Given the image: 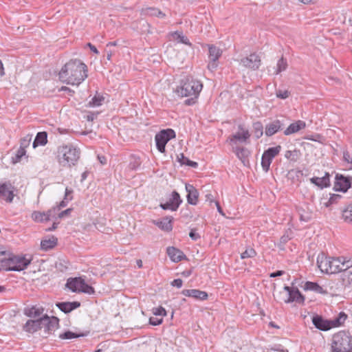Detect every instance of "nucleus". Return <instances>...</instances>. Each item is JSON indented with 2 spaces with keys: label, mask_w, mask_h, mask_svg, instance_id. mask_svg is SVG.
Returning a JSON list of instances; mask_svg holds the SVG:
<instances>
[{
  "label": "nucleus",
  "mask_w": 352,
  "mask_h": 352,
  "mask_svg": "<svg viewBox=\"0 0 352 352\" xmlns=\"http://www.w3.org/2000/svg\"><path fill=\"white\" fill-rule=\"evenodd\" d=\"M87 67L80 60H70L59 72L61 82L72 85H79L87 78Z\"/></svg>",
  "instance_id": "obj_1"
},
{
  "label": "nucleus",
  "mask_w": 352,
  "mask_h": 352,
  "mask_svg": "<svg viewBox=\"0 0 352 352\" xmlns=\"http://www.w3.org/2000/svg\"><path fill=\"white\" fill-rule=\"evenodd\" d=\"M80 153L79 148L72 144H63L57 148L56 160L61 166L70 168L77 164Z\"/></svg>",
  "instance_id": "obj_2"
},
{
  "label": "nucleus",
  "mask_w": 352,
  "mask_h": 352,
  "mask_svg": "<svg viewBox=\"0 0 352 352\" xmlns=\"http://www.w3.org/2000/svg\"><path fill=\"white\" fill-rule=\"evenodd\" d=\"M202 87L203 85L199 80L188 76L181 80L179 86L176 89V92L181 97L197 98Z\"/></svg>",
  "instance_id": "obj_3"
},
{
  "label": "nucleus",
  "mask_w": 352,
  "mask_h": 352,
  "mask_svg": "<svg viewBox=\"0 0 352 352\" xmlns=\"http://www.w3.org/2000/svg\"><path fill=\"white\" fill-rule=\"evenodd\" d=\"M331 352H352V336L349 331H340L331 338Z\"/></svg>",
  "instance_id": "obj_4"
},
{
  "label": "nucleus",
  "mask_w": 352,
  "mask_h": 352,
  "mask_svg": "<svg viewBox=\"0 0 352 352\" xmlns=\"http://www.w3.org/2000/svg\"><path fill=\"white\" fill-rule=\"evenodd\" d=\"M340 257L327 256L321 253L317 258V265L322 273L336 274L342 272Z\"/></svg>",
  "instance_id": "obj_5"
},
{
  "label": "nucleus",
  "mask_w": 352,
  "mask_h": 352,
  "mask_svg": "<svg viewBox=\"0 0 352 352\" xmlns=\"http://www.w3.org/2000/svg\"><path fill=\"white\" fill-rule=\"evenodd\" d=\"M66 287L73 292L88 294H93L95 292L94 287L87 284L81 277L69 278L67 281Z\"/></svg>",
  "instance_id": "obj_6"
},
{
  "label": "nucleus",
  "mask_w": 352,
  "mask_h": 352,
  "mask_svg": "<svg viewBox=\"0 0 352 352\" xmlns=\"http://www.w3.org/2000/svg\"><path fill=\"white\" fill-rule=\"evenodd\" d=\"M175 137V132L171 129H164L156 134L155 142L157 150L160 153L165 152V147L167 142Z\"/></svg>",
  "instance_id": "obj_7"
},
{
  "label": "nucleus",
  "mask_w": 352,
  "mask_h": 352,
  "mask_svg": "<svg viewBox=\"0 0 352 352\" xmlns=\"http://www.w3.org/2000/svg\"><path fill=\"white\" fill-rule=\"evenodd\" d=\"M335 179L334 189L336 191L346 192L351 187V176L346 177L342 174L337 173Z\"/></svg>",
  "instance_id": "obj_8"
},
{
  "label": "nucleus",
  "mask_w": 352,
  "mask_h": 352,
  "mask_svg": "<svg viewBox=\"0 0 352 352\" xmlns=\"http://www.w3.org/2000/svg\"><path fill=\"white\" fill-rule=\"evenodd\" d=\"M208 58L210 61L208 64V68L210 71L216 69L218 66V60L222 54L220 48L214 45H208Z\"/></svg>",
  "instance_id": "obj_9"
},
{
  "label": "nucleus",
  "mask_w": 352,
  "mask_h": 352,
  "mask_svg": "<svg viewBox=\"0 0 352 352\" xmlns=\"http://www.w3.org/2000/svg\"><path fill=\"white\" fill-rule=\"evenodd\" d=\"M240 64L252 70H256L261 65V58L256 53L251 54L249 56L241 59Z\"/></svg>",
  "instance_id": "obj_10"
},
{
  "label": "nucleus",
  "mask_w": 352,
  "mask_h": 352,
  "mask_svg": "<svg viewBox=\"0 0 352 352\" xmlns=\"http://www.w3.org/2000/svg\"><path fill=\"white\" fill-rule=\"evenodd\" d=\"M182 202V200L179 194L177 191L174 190L172 192L171 197L169 199V200L164 204H160V206L163 210L176 211Z\"/></svg>",
  "instance_id": "obj_11"
},
{
  "label": "nucleus",
  "mask_w": 352,
  "mask_h": 352,
  "mask_svg": "<svg viewBox=\"0 0 352 352\" xmlns=\"http://www.w3.org/2000/svg\"><path fill=\"white\" fill-rule=\"evenodd\" d=\"M14 186L10 182L0 184V199H4L8 203H11L14 197Z\"/></svg>",
  "instance_id": "obj_12"
},
{
  "label": "nucleus",
  "mask_w": 352,
  "mask_h": 352,
  "mask_svg": "<svg viewBox=\"0 0 352 352\" xmlns=\"http://www.w3.org/2000/svg\"><path fill=\"white\" fill-rule=\"evenodd\" d=\"M31 258H26L25 256H12V262L15 263V265L12 266L10 270L13 271L20 272L25 268L31 263Z\"/></svg>",
  "instance_id": "obj_13"
},
{
  "label": "nucleus",
  "mask_w": 352,
  "mask_h": 352,
  "mask_svg": "<svg viewBox=\"0 0 352 352\" xmlns=\"http://www.w3.org/2000/svg\"><path fill=\"white\" fill-rule=\"evenodd\" d=\"M239 131L229 137L231 144H236V142H245L250 137L249 131L244 129L242 125H239Z\"/></svg>",
  "instance_id": "obj_14"
},
{
  "label": "nucleus",
  "mask_w": 352,
  "mask_h": 352,
  "mask_svg": "<svg viewBox=\"0 0 352 352\" xmlns=\"http://www.w3.org/2000/svg\"><path fill=\"white\" fill-rule=\"evenodd\" d=\"M312 322L316 328L321 331H328L332 328L330 320H325L319 315L312 318Z\"/></svg>",
  "instance_id": "obj_15"
},
{
  "label": "nucleus",
  "mask_w": 352,
  "mask_h": 352,
  "mask_svg": "<svg viewBox=\"0 0 352 352\" xmlns=\"http://www.w3.org/2000/svg\"><path fill=\"white\" fill-rule=\"evenodd\" d=\"M283 128L284 124L279 120H275L265 126V133L267 136L270 137L278 131L283 130Z\"/></svg>",
  "instance_id": "obj_16"
},
{
  "label": "nucleus",
  "mask_w": 352,
  "mask_h": 352,
  "mask_svg": "<svg viewBox=\"0 0 352 352\" xmlns=\"http://www.w3.org/2000/svg\"><path fill=\"white\" fill-rule=\"evenodd\" d=\"M186 190L188 192L186 196L188 203L190 205L196 206L199 198L198 190L191 184H186Z\"/></svg>",
  "instance_id": "obj_17"
},
{
  "label": "nucleus",
  "mask_w": 352,
  "mask_h": 352,
  "mask_svg": "<svg viewBox=\"0 0 352 352\" xmlns=\"http://www.w3.org/2000/svg\"><path fill=\"white\" fill-rule=\"evenodd\" d=\"M182 294L185 296L192 297L200 300H205L208 297V295L206 292L195 289H184L182 290Z\"/></svg>",
  "instance_id": "obj_18"
},
{
  "label": "nucleus",
  "mask_w": 352,
  "mask_h": 352,
  "mask_svg": "<svg viewBox=\"0 0 352 352\" xmlns=\"http://www.w3.org/2000/svg\"><path fill=\"white\" fill-rule=\"evenodd\" d=\"M166 253L170 260L175 263H177L184 258H186V255L180 250L175 247H168L166 249Z\"/></svg>",
  "instance_id": "obj_19"
},
{
  "label": "nucleus",
  "mask_w": 352,
  "mask_h": 352,
  "mask_svg": "<svg viewBox=\"0 0 352 352\" xmlns=\"http://www.w3.org/2000/svg\"><path fill=\"white\" fill-rule=\"evenodd\" d=\"M55 208L49 210L46 212H41L38 211H34L32 214V218L33 220L37 222L48 221L51 220L52 213L55 212Z\"/></svg>",
  "instance_id": "obj_20"
},
{
  "label": "nucleus",
  "mask_w": 352,
  "mask_h": 352,
  "mask_svg": "<svg viewBox=\"0 0 352 352\" xmlns=\"http://www.w3.org/2000/svg\"><path fill=\"white\" fill-rule=\"evenodd\" d=\"M306 126V124L302 120H298L293 123H292L283 132L284 135H289L294 133H296L300 131L301 129H305Z\"/></svg>",
  "instance_id": "obj_21"
},
{
  "label": "nucleus",
  "mask_w": 352,
  "mask_h": 352,
  "mask_svg": "<svg viewBox=\"0 0 352 352\" xmlns=\"http://www.w3.org/2000/svg\"><path fill=\"white\" fill-rule=\"evenodd\" d=\"M296 302L299 304H303L305 302V296L300 292L297 287L289 294L287 299L285 300V303Z\"/></svg>",
  "instance_id": "obj_22"
},
{
  "label": "nucleus",
  "mask_w": 352,
  "mask_h": 352,
  "mask_svg": "<svg viewBox=\"0 0 352 352\" xmlns=\"http://www.w3.org/2000/svg\"><path fill=\"white\" fill-rule=\"evenodd\" d=\"M310 182L320 188L328 187L330 186L329 174L326 173L322 177H314L310 179Z\"/></svg>",
  "instance_id": "obj_23"
},
{
  "label": "nucleus",
  "mask_w": 352,
  "mask_h": 352,
  "mask_svg": "<svg viewBox=\"0 0 352 352\" xmlns=\"http://www.w3.org/2000/svg\"><path fill=\"white\" fill-rule=\"evenodd\" d=\"M23 331L33 333L41 329L39 320H28L23 327Z\"/></svg>",
  "instance_id": "obj_24"
},
{
  "label": "nucleus",
  "mask_w": 352,
  "mask_h": 352,
  "mask_svg": "<svg viewBox=\"0 0 352 352\" xmlns=\"http://www.w3.org/2000/svg\"><path fill=\"white\" fill-rule=\"evenodd\" d=\"M305 290L314 291L318 294H327L328 292L324 290L317 283L307 281L304 286Z\"/></svg>",
  "instance_id": "obj_25"
},
{
  "label": "nucleus",
  "mask_w": 352,
  "mask_h": 352,
  "mask_svg": "<svg viewBox=\"0 0 352 352\" xmlns=\"http://www.w3.org/2000/svg\"><path fill=\"white\" fill-rule=\"evenodd\" d=\"M172 219V217H166L161 221L156 222L155 224L162 230L170 232L173 230Z\"/></svg>",
  "instance_id": "obj_26"
},
{
  "label": "nucleus",
  "mask_w": 352,
  "mask_h": 352,
  "mask_svg": "<svg viewBox=\"0 0 352 352\" xmlns=\"http://www.w3.org/2000/svg\"><path fill=\"white\" fill-rule=\"evenodd\" d=\"M47 143V133L45 131L38 132L33 142V147L36 148L38 145L44 146Z\"/></svg>",
  "instance_id": "obj_27"
},
{
  "label": "nucleus",
  "mask_w": 352,
  "mask_h": 352,
  "mask_svg": "<svg viewBox=\"0 0 352 352\" xmlns=\"http://www.w3.org/2000/svg\"><path fill=\"white\" fill-rule=\"evenodd\" d=\"M142 13L145 16H156L158 18H164L166 16L164 12L156 8H146L142 10Z\"/></svg>",
  "instance_id": "obj_28"
},
{
  "label": "nucleus",
  "mask_w": 352,
  "mask_h": 352,
  "mask_svg": "<svg viewBox=\"0 0 352 352\" xmlns=\"http://www.w3.org/2000/svg\"><path fill=\"white\" fill-rule=\"evenodd\" d=\"M57 238L54 236L50 239H43L41 242V248L43 250H49L56 246V245L57 244Z\"/></svg>",
  "instance_id": "obj_29"
},
{
  "label": "nucleus",
  "mask_w": 352,
  "mask_h": 352,
  "mask_svg": "<svg viewBox=\"0 0 352 352\" xmlns=\"http://www.w3.org/2000/svg\"><path fill=\"white\" fill-rule=\"evenodd\" d=\"M89 334V331H86L85 333H74L70 331H67L59 335V338L62 340H69L73 338H77L80 337H85Z\"/></svg>",
  "instance_id": "obj_30"
},
{
  "label": "nucleus",
  "mask_w": 352,
  "mask_h": 352,
  "mask_svg": "<svg viewBox=\"0 0 352 352\" xmlns=\"http://www.w3.org/2000/svg\"><path fill=\"white\" fill-rule=\"evenodd\" d=\"M347 318V315L342 311L333 320H330L332 328L342 325Z\"/></svg>",
  "instance_id": "obj_31"
},
{
  "label": "nucleus",
  "mask_w": 352,
  "mask_h": 352,
  "mask_svg": "<svg viewBox=\"0 0 352 352\" xmlns=\"http://www.w3.org/2000/svg\"><path fill=\"white\" fill-rule=\"evenodd\" d=\"M47 323L48 324L46 328V333H51L52 331H55L58 327L59 320L58 318L54 316L50 317Z\"/></svg>",
  "instance_id": "obj_32"
},
{
  "label": "nucleus",
  "mask_w": 352,
  "mask_h": 352,
  "mask_svg": "<svg viewBox=\"0 0 352 352\" xmlns=\"http://www.w3.org/2000/svg\"><path fill=\"white\" fill-rule=\"evenodd\" d=\"M43 308H37L36 307H32L28 309L25 310V314L30 318H37L40 316L43 312Z\"/></svg>",
  "instance_id": "obj_33"
},
{
  "label": "nucleus",
  "mask_w": 352,
  "mask_h": 352,
  "mask_svg": "<svg viewBox=\"0 0 352 352\" xmlns=\"http://www.w3.org/2000/svg\"><path fill=\"white\" fill-rule=\"evenodd\" d=\"M300 157V152L299 150L294 149L293 151H287L285 153V157L288 160L296 162Z\"/></svg>",
  "instance_id": "obj_34"
},
{
  "label": "nucleus",
  "mask_w": 352,
  "mask_h": 352,
  "mask_svg": "<svg viewBox=\"0 0 352 352\" xmlns=\"http://www.w3.org/2000/svg\"><path fill=\"white\" fill-rule=\"evenodd\" d=\"M173 36L178 42L191 46L192 43L189 41L187 36H184L182 32L176 31L173 34Z\"/></svg>",
  "instance_id": "obj_35"
},
{
  "label": "nucleus",
  "mask_w": 352,
  "mask_h": 352,
  "mask_svg": "<svg viewBox=\"0 0 352 352\" xmlns=\"http://www.w3.org/2000/svg\"><path fill=\"white\" fill-rule=\"evenodd\" d=\"M253 133L256 139L260 138L263 134V126L261 122L253 123Z\"/></svg>",
  "instance_id": "obj_36"
},
{
  "label": "nucleus",
  "mask_w": 352,
  "mask_h": 352,
  "mask_svg": "<svg viewBox=\"0 0 352 352\" xmlns=\"http://www.w3.org/2000/svg\"><path fill=\"white\" fill-rule=\"evenodd\" d=\"M234 152L236 156L242 161L243 164H245L248 155V151L244 148L236 147Z\"/></svg>",
  "instance_id": "obj_37"
},
{
  "label": "nucleus",
  "mask_w": 352,
  "mask_h": 352,
  "mask_svg": "<svg viewBox=\"0 0 352 352\" xmlns=\"http://www.w3.org/2000/svg\"><path fill=\"white\" fill-rule=\"evenodd\" d=\"M342 272H347L346 270L352 267V260L344 256H340Z\"/></svg>",
  "instance_id": "obj_38"
},
{
  "label": "nucleus",
  "mask_w": 352,
  "mask_h": 352,
  "mask_svg": "<svg viewBox=\"0 0 352 352\" xmlns=\"http://www.w3.org/2000/svg\"><path fill=\"white\" fill-rule=\"evenodd\" d=\"M281 150V146L280 145H278L275 147H270L266 151H264V154L266 155L267 157L273 160V158L276 156L279 152Z\"/></svg>",
  "instance_id": "obj_39"
},
{
  "label": "nucleus",
  "mask_w": 352,
  "mask_h": 352,
  "mask_svg": "<svg viewBox=\"0 0 352 352\" xmlns=\"http://www.w3.org/2000/svg\"><path fill=\"white\" fill-rule=\"evenodd\" d=\"M342 217L344 221L348 223L352 222V204L343 210Z\"/></svg>",
  "instance_id": "obj_40"
},
{
  "label": "nucleus",
  "mask_w": 352,
  "mask_h": 352,
  "mask_svg": "<svg viewBox=\"0 0 352 352\" xmlns=\"http://www.w3.org/2000/svg\"><path fill=\"white\" fill-rule=\"evenodd\" d=\"M178 160L182 164H186L192 168H197L198 166L197 162L190 160L185 157L183 153L180 154V157H178Z\"/></svg>",
  "instance_id": "obj_41"
},
{
  "label": "nucleus",
  "mask_w": 352,
  "mask_h": 352,
  "mask_svg": "<svg viewBox=\"0 0 352 352\" xmlns=\"http://www.w3.org/2000/svg\"><path fill=\"white\" fill-rule=\"evenodd\" d=\"M272 160L271 158L267 157L264 153L263 154L262 158H261V166H262L263 170H265V172L268 171L270 164L272 163Z\"/></svg>",
  "instance_id": "obj_42"
},
{
  "label": "nucleus",
  "mask_w": 352,
  "mask_h": 352,
  "mask_svg": "<svg viewBox=\"0 0 352 352\" xmlns=\"http://www.w3.org/2000/svg\"><path fill=\"white\" fill-rule=\"evenodd\" d=\"M341 278L344 285H352V272H343Z\"/></svg>",
  "instance_id": "obj_43"
},
{
  "label": "nucleus",
  "mask_w": 352,
  "mask_h": 352,
  "mask_svg": "<svg viewBox=\"0 0 352 352\" xmlns=\"http://www.w3.org/2000/svg\"><path fill=\"white\" fill-rule=\"evenodd\" d=\"M141 164L140 158L135 156H131L129 167L131 170H136Z\"/></svg>",
  "instance_id": "obj_44"
},
{
  "label": "nucleus",
  "mask_w": 352,
  "mask_h": 352,
  "mask_svg": "<svg viewBox=\"0 0 352 352\" xmlns=\"http://www.w3.org/2000/svg\"><path fill=\"white\" fill-rule=\"evenodd\" d=\"M287 63L286 59H285L283 57L280 58L277 63V70L276 74H278L283 71H285L287 69Z\"/></svg>",
  "instance_id": "obj_45"
},
{
  "label": "nucleus",
  "mask_w": 352,
  "mask_h": 352,
  "mask_svg": "<svg viewBox=\"0 0 352 352\" xmlns=\"http://www.w3.org/2000/svg\"><path fill=\"white\" fill-rule=\"evenodd\" d=\"M103 96H95L89 102V106L91 107H98L102 104V102L104 100Z\"/></svg>",
  "instance_id": "obj_46"
},
{
  "label": "nucleus",
  "mask_w": 352,
  "mask_h": 352,
  "mask_svg": "<svg viewBox=\"0 0 352 352\" xmlns=\"http://www.w3.org/2000/svg\"><path fill=\"white\" fill-rule=\"evenodd\" d=\"M56 306L59 308L60 311L63 312L67 314L72 311L71 308L69 305V302H62L56 303Z\"/></svg>",
  "instance_id": "obj_47"
},
{
  "label": "nucleus",
  "mask_w": 352,
  "mask_h": 352,
  "mask_svg": "<svg viewBox=\"0 0 352 352\" xmlns=\"http://www.w3.org/2000/svg\"><path fill=\"white\" fill-rule=\"evenodd\" d=\"M256 254V251L253 248L247 249L245 252L241 253V258L244 259L247 258H252Z\"/></svg>",
  "instance_id": "obj_48"
},
{
  "label": "nucleus",
  "mask_w": 352,
  "mask_h": 352,
  "mask_svg": "<svg viewBox=\"0 0 352 352\" xmlns=\"http://www.w3.org/2000/svg\"><path fill=\"white\" fill-rule=\"evenodd\" d=\"M341 198L342 196L340 195L332 194L331 195L329 201L325 204V206L329 207V206L337 203Z\"/></svg>",
  "instance_id": "obj_49"
},
{
  "label": "nucleus",
  "mask_w": 352,
  "mask_h": 352,
  "mask_svg": "<svg viewBox=\"0 0 352 352\" xmlns=\"http://www.w3.org/2000/svg\"><path fill=\"white\" fill-rule=\"evenodd\" d=\"M32 140V137L29 135H26L25 137L23 138L21 140L20 142V148H23L25 150V148L28 147L30 144Z\"/></svg>",
  "instance_id": "obj_50"
},
{
  "label": "nucleus",
  "mask_w": 352,
  "mask_h": 352,
  "mask_svg": "<svg viewBox=\"0 0 352 352\" xmlns=\"http://www.w3.org/2000/svg\"><path fill=\"white\" fill-rule=\"evenodd\" d=\"M25 153L26 151L25 149L19 148L16 153L15 157L12 158L13 163L16 164L20 162L21 159L25 155Z\"/></svg>",
  "instance_id": "obj_51"
},
{
  "label": "nucleus",
  "mask_w": 352,
  "mask_h": 352,
  "mask_svg": "<svg viewBox=\"0 0 352 352\" xmlns=\"http://www.w3.org/2000/svg\"><path fill=\"white\" fill-rule=\"evenodd\" d=\"M10 263L8 258L2 259L0 261V271L5 270V271H13V270H10V268H12V267H10Z\"/></svg>",
  "instance_id": "obj_52"
},
{
  "label": "nucleus",
  "mask_w": 352,
  "mask_h": 352,
  "mask_svg": "<svg viewBox=\"0 0 352 352\" xmlns=\"http://www.w3.org/2000/svg\"><path fill=\"white\" fill-rule=\"evenodd\" d=\"M153 314L155 316H166V311L163 307H154L152 310Z\"/></svg>",
  "instance_id": "obj_53"
},
{
  "label": "nucleus",
  "mask_w": 352,
  "mask_h": 352,
  "mask_svg": "<svg viewBox=\"0 0 352 352\" xmlns=\"http://www.w3.org/2000/svg\"><path fill=\"white\" fill-rule=\"evenodd\" d=\"M49 318H50V317L47 315H45L44 316L38 318L41 329L42 328H44L45 332H46V328H47V325L48 324L47 322L49 321Z\"/></svg>",
  "instance_id": "obj_54"
},
{
  "label": "nucleus",
  "mask_w": 352,
  "mask_h": 352,
  "mask_svg": "<svg viewBox=\"0 0 352 352\" xmlns=\"http://www.w3.org/2000/svg\"><path fill=\"white\" fill-rule=\"evenodd\" d=\"M276 97L280 99H286L289 96V92L287 90H278L276 93Z\"/></svg>",
  "instance_id": "obj_55"
},
{
  "label": "nucleus",
  "mask_w": 352,
  "mask_h": 352,
  "mask_svg": "<svg viewBox=\"0 0 352 352\" xmlns=\"http://www.w3.org/2000/svg\"><path fill=\"white\" fill-rule=\"evenodd\" d=\"M189 236L193 241H197L198 239H201V236L197 232L196 228H192L190 230Z\"/></svg>",
  "instance_id": "obj_56"
},
{
  "label": "nucleus",
  "mask_w": 352,
  "mask_h": 352,
  "mask_svg": "<svg viewBox=\"0 0 352 352\" xmlns=\"http://www.w3.org/2000/svg\"><path fill=\"white\" fill-rule=\"evenodd\" d=\"M163 319L162 318H157L154 317H151L149 318V324L153 326H157L160 325L162 323Z\"/></svg>",
  "instance_id": "obj_57"
},
{
  "label": "nucleus",
  "mask_w": 352,
  "mask_h": 352,
  "mask_svg": "<svg viewBox=\"0 0 352 352\" xmlns=\"http://www.w3.org/2000/svg\"><path fill=\"white\" fill-rule=\"evenodd\" d=\"M343 160L347 163L352 164V157H351L350 153L347 150H345L343 152Z\"/></svg>",
  "instance_id": "obj_58"
},
{
  "label": "nucleus",
  "mask_w": 352,
  "mask_h": 352,
  "mask_svg": "<svg viewBox=\"0 0 352 352\" xmlns=\"http://www.w3.org/2000/svg\"><path fill=\"white\" fill-rule=\"evenodd\" d=\"M183 284V280L181 278L175 279L171 282L170 285L173 287H176L177 288L182 287Z\"/></svg>",
  "instance_id": "obj_59"
},
{
  "label": "nucleus",
  "mask_w": 352,
  "mask_h": 352,
  "mask_svg": "<svg viewBox=\"0 0 352 352\" xmlns=\"http://www.w3.org/2000/svg\"><path fill=\"white\" fill-rule=\"evenodd\" d=\"M72 210V208H67V209H66V210H65L62 211L61 212H60V213L58 214V217L59 219H62V218H63L64 217L69 215V214L71 213Z\"/></svg>",
  "instance_id": "obj_60"
},
{
  "label": "nucleus",
  "mask_w": 352,
  "mask_h": 352,
  "mask_svg": "<svg viewBox=\"0 0 352 352\" xmlns=\"http://www.w3.org/2000/svg\"><path fill=\"white\" fill-rule=\"evenodd\" d=\"M69 305L72 311L74 310L75 309L80 306V303L77 301L69 302Z\"/></svg>",
  "instance_id": "obj_61"
},
{
  "label": "nucleus",
  "mask_w": 352,
  "mask_h": 352,
  "mask_svg": "<svg viewBox=\"0 0 352 352\" xmlns=\"http://www.w3.org/2000/svg\"><path fill=\"white\" fill-rule=\"evenodd\" d=\"M73 192V190L71 189H69L68 188H66L65 189V198L64 199L66 200H72V197H69V195Z\"/></svg>",
  "instance_id": "obj_62"
},
{
  "label": "nucleus",
  "mask_w": 352,
  "mask_h": 352,
  "mask_svg": "<svg viewBox=\"0 0 352 352\" xmlns=\"http://www.w3.org/2000/svg\"><path fill=\"white\" fill-rule=\"evenodd\" d=\"M285 274V272L283 270H278L276 272H272L270 274V276L272 278L282 276Z\"/></svg>",
  "instance_id": "obj_63"
},
{
  "label": "nucleus",
  "mask_w": 352,
  "mask_h": 352,
  "mask_svg": "<svg viewBox=\"0 0 352 352\" xmlns=\"http://www.w3.org/2000/svg\"><path fill=\"white\" fill-rule=\"evenodd\" d=\"M197 98L195 96H191L190 98L186 100L184 102L187 105H192L195 103Z\"/></svg>",
  "instance_id": "obj_64"
}]
</instances>
